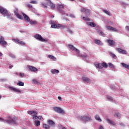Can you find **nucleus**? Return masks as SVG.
Listing matches in <instances>:
<instances>
[{
  "mask_svg": "<svg viewBox=\"0 0 129 129\" xmlns=\"http://www.w3.org/2000/svg\"><path fill=\"white\" fill-rule=\"evenodd\" d=\"M17 119H18L17 117H12L11 116H8L7 119L0 117V120L1 121H6V122L9 124H10V123L15 124V123H16V121H17Z\"/></svg>",
  "mask_w": 129,
  "mask_h": 129,
  "instance_id": "nucleus-1",
  "label": "nucleus"
},
{
  "mask_svg": "<svg viewBox=\"0 0 129 129\" xmlns=\"http://www.w3.org/2000/svg\"><path fill=\"white\" fill-rule=\"evenodd\" d=\"M80 120L83 121V122H89L90 120H92V118H91V116H87V115H83L80 117Z\"/></svg>",
  "mask_w": 129,
  "mask_h": 129,
  "instance_id": "nucleus-2",
  "label": "nucleus"
},
{
  "mask_svg": "<svg viewBox=\"0 0 129 129\" xmlns=\"http://www.w3.org/2000/svg\"><path fill=\"white\" fill-rule=\"evenodd\" d=\"M0 13H1V14L3 15L4 17L10 16V13H9V11H8L7 9L4 8L3 7H0Z\"/></svg>",
  "mask_w": 129,
  "mask_h": 129,
  "instance_id": "nucleus-3",
  "label": "nucleus"
},
{
  "mask_svg": "<svg viewBox=\"0 0 129 129\" xmlns=\"http://www.w3.org/2000/svg\"><path fill=\"white\" fill-rule=\"evenodd\" d=\"M53 109L54 111L57 112V113H65V111H63V109L60 107H53Z\"/></svg>",
  "mask_w": 129,
  "mask_h": 129,
  "instance_id": "nucleus-4",
  "label": "nucleus"
},
{
  "mask_svg": "<svg viewBox=\"0 0 129 129\" xmlns=\"http://www.w3.org/2000/svg\"><path fill=\"white\" fill-rule=\"evenodd\" d=\"M34 38L39 40V41H41V42H47V39H44L42 37V36L40 34H36L34 36Z\"/></svg>",
  "mask_w": 129,
  "mask_h": 129,
  "instance_id": "nucleus-5",
  "label": "nucleus"
},
{
  "mask_svg": "<svg viewBox=\"0 0 129 129\" xmlns=\"http://www.w3.org/2000/svg\"><path fill=\"white\" fill-rule=\"evenodd\" d=\"M68 46L69 49H70V50L72 51H75L77 54H79V53H80V51H79V50H78L77 48H75L74 46L71 44H68Z\"/></svg>",
  "mask_w": 129,
  "mask_h": 129,
  "instance_id": "nucleus-6",
  "label": "nucleus"
},
{
  "mask_svg": "<svg viewBox=\"0 0 129 129\" xmlns=\"http://www.w3.org/2000/svg\"><path fill=\"white\" fill-rule=\"evenodd\" d=\"M50 23L51 24V28H61L62 27V25L60 24H56L55 23V22L54 21H50Z\"/></svg>",
  "mask_w": 129,
  "mask_h": 129,
  "instance_id": "nucleus-7",
  "label": "nucleus"
},
{
  "mask_svg": "<svg viewBox=\"0 0 129 129\" xmlns=\"http://www.w3.org/2000/svg\"><path fill=\"white\" fill-rule=\"evenodd\" d=\"M47 3L48 4V5H49L51 10H55V8H56V6H55V4L51 2V1L47 0Z\"/></svg>",
  "mask_w": 129,
  "mask_h": 129,
  "instance_id": "nucleus-8",
  "label": "nucleus"
},
{
  "mask_svg": "<svg viewBox=\"0 0 129 129\" xmlns=\"http://www.w3.org/2000/svg\"><path fill=\"white\" fill-rule=\"evenodd\" d=\"M13 41L14 42H15V43H19V44H20V45H26V43H25V42L19 40L18 39H13Z\"/></svg>",
  "mask_w": 129,
  "mask_h": 129,
  "instance_id": "nucleus-9",
  "label": "nucleus"
},
{
  "mask_svg": "<svg viewBox=\"0 0 129 129\" xmlns=\"http://www.w3.org/2000/svg\"><path fill=\"white\" fill-rule=\"evenodd\" d=\"M0 44L1 45H8V42L5 40V38L3 36H0Z\"/></svg>",
  "mask_w": 129,
  "mask_h": 129,
  "instance_id": "nucleus-10",
  "label": "nucleus"
},
{
  "mask_svg": "<svg viewBox=\"0 0 129 129\" xmlns=\"http://www.w3.org/2000/svg\"><path fill=\"white\" fill-rule=\"evenodd\" d=\"M65 8V6H64L63 5L58 4L57 5V9L60 13H62V10H64V8Z\"/></svg>",
  "mask_w": 129,
  "mask_h": 129,
  "instance_id": "nucleus-11",
  "label": "nucleus"
},
{
  "mask_svg": "<svg viewBox=\"0 0 129 129\" xmlns=\"http://www.w3.org/2000/svg\"><path fill=\"white\" fill-rule=\"evenodd\" d=\"M28 69L31 71V72H37V71H38V69L36 68V67H33L32 66H29Z\"/></svg>",
  "mask_w": 129,
  "mask_h": 129,
  "instance_id": "nucleus-12",
  "label": "nucleus"
},
{
  "mask_svg": "<svg viewBox=\"0 0 129 129\" xmlns=\"http://www.w3.org/2000/svg\"><path fill=\"white\" fill-rule=\"evenodd\" d=\"M107 42L108 44H109V45L111 46V47L112 46H114V45H115V42H114V41H113V40L107 39Z\"/></svg>",
  "mask_w": 129,
  "mask_h": 129,
  "instance_id": "nucleus-13",
  "label": "nucleus"
},
{
  "mask_svg": "<svg viewBox=\"0 0 129 129\" xmlns=\"http://www.w3.org/2000/svg\"><path fill=\"white\" fill-rule=\"evenodd\" d=\"M106 29L108 30V31H113L114 32H117V29H116V28H114L110 26H106Z\"/></svg>",
  "mask_w": 129,
  "mask_h": 129,
  "instance_id": "nucleus-14",
  "label": "nucleus"
},
{
  "mask_svg": "<svg viewBox=\"0 0 129 129\" xmlns=\"http://www.w3.org/2000/svg\"><path fill=\"white\" fill-rule=\"evenodd\" d=\"M27 113H28V114L32 115V116H34V115H37V114H38V112L35 111H28Z\"/></svg>",
  "mask_w": 129,
  "mask_h": 129,
  "instance_id": "nucleus-15",
  "label": "nucleus"
},
{
  "mask_svg": "<svg viewBox=\"0 0 129 129\" xmlns=\"http://www.w3.org/2000/svg\"><path fill=\"white\" fill-rule=\"evenodd\" d=\"M9 89H11V90H12L13 91H14L15 92H18V93H21V90L16 89V88L13 87H10Z\"/></svg>",
  "mask_w": 129,
  "mask_h": 129,
  "instance_id": "nucleus-16",
  "label": "nucleus"
},
{
  "mask_svg": "<svg viewBox=\"0 0 129 129\" xmlns=\"http://www.w3.org/2000/svg\"><path fill=\"white\" fill-rule=\"evenodd\" d=\"M82 79L84 82H86V83H89L90 82V79L87 77H82Z\"/></svg>",
  "mask_w": 129,
  "mask_h": 129,
  "instance_id": "nucleus-17",
  "label": "nucleus"
},
{
  "mask_svg": "<svg viewBox=\"0 0 129 129\" xmlns=\"http://www.w3.org/2000/svg\"><path fill=\"white\" fill-rule=\"evenodd\" d=\"M22 15L26 22H30V17H29V16H28L25 13H22Z\"/></svg>",
  "mask_w": 129,
  "mask_h": 129,
  "instance_id": "nucleus-18",
  "label": "nucleus"
},
{
  "mask_svg": "<svg viewBox=\"0 0 129 129\" xmlns=\"http://www.w3.org/2000/svg\"><path fill=\"white\" fill-rule=\"evenodd\" d=\"M48 123L49 125H50L51 126H52L53 127H54V126H55V122H54L52 120H48Z\"/></svg>",
  "mask_w": 129,
  "mask_h": 129,
  "instance_id": "nucleus-19",
  "label": "nucleus"
},
{
  "mask_svg": "<svg viewBox=\"0 0 129 129\" xmlns=\"http://www.w3.org/2000/svg\"><path fill=\"white\" fill-rule=\"evenodd\" d=\"M41 6H42V8H44V9H47V8H48V3H47V0L46 3L45 2H43L41 3Z\"/></svg>",
  "mask_w": 129,
  "mask_h": 129,
  "instance_id": "nucleus-20",
  "label": "nucleus"
},
{
  "mask_svg": "<svg viewBox=\"0 0 129 129\" xmlns=\"http://www.w3.org/2000/svg\"><path fill=\"white\" fill-rule=\"evenodd\" d=\"M51 73H52V74H56L57 73H60V71H59V70H56V69H52L50 71Z\"/></svg>",
  "mask_w": 129,
  "mask_h": 129,
  "instance_id": "nucleus-21",
  "label": "nucleus"
},
{
  "mask_svg": "<svg viewBox=\"0 0 129 129\" xmlns=\"http://www.w3.org/2000/svg\"><path fill=\"white\" fill-rule=\"evenodd\" d=\"M107 121L108 123H109V124H111L112 125H115V122H114L113 121L109 119H107Z\"/></svg>",
  "mask_w": 129,
  "mask_h": 129,
  "instance_id": "nucleus-22",
  "label": "nucleus"
},
{
  "mask_svg": "<svg viewBox=\"0 0 129 129\" xmlns=\"http://www.w3.org/2000/svg\"><path fill=\"white\" fill-rule=\"evenodd\" d=\"M95 44L96 45H102L103 43L101 42V41L99 39H95L94 41Z\"/></svg>",
  "mask_w": 129,
  "mask_h": 129,
  "instance_id": "nucleus-23",
  "label": "nucleus"
},
{
  "mask_svg": "<svg viewBox=\"0 0 129 129\" xmlns=\"http://www.w3.org/2000/svg\"><path fill=\"white\" fill-rule=\"evenodd\" d=\"M102 11L103 13H105V14H106L108 16H109V17H111V16H112V15H111V13H110L109 11L105 10H103Z\"/></svg>",
  "mask_w": 129,
  "mask_h": 129,
  "instance_id": "nucleus-24",
  "label": "nucleus"
},
{
  "mask_svg": "<svg viewBox=\"0 0 129 129\" xmlns=\"http://www.w3.org/2000/svg\"><path fill=\"white\" fill-rule=\"evenodd\" d=\"M95 118L96 120H98V121H99V122H101V118H100V117L98 115H96L95 116Z\"/></svg>",
  "mask_w": 129,
  "mask_h": 129,
  "instance_id": "nucleus-25",
  "label": "nucleus"
},
{
  "mask_svg": "<svg viewBox=\"0 0 129 129\" xmlns=\"http://www.w3.org/2000/svg\"><path fill=\"white\" fill-rule=\"evenodd\" d=\"M101 67H102V68H107V67H108V65H107V63H106V62H102V63H101Z\"/></svg>",
  "mask_w": 129,
  "mask_h": 129,
  "instance_id": "nucleus-26",
  "label": "nucleus"
},
{
  "mask_svg": "<svg viewBox=\"0 0 129 129\" xmlns=\"http://www.w3.org/2000/svg\"><path fill=\"white\" fill-rule=\"evenodd\" d=\"M48 58H49V59H51V60H53V61H56V57H55V56L51 55H48Z\"/></svg>",
  "mask_w": 129,
  "mask_h": 129,
  "instance_id": "nucleus-27",
  "label": "nucleus"
},
{
  "mask_svg": "<svg viewBox=\"0 0 129 129\" xmlns=\"http://www.w3.org/2000/svg\"><path fill=\"white\" fill-rule=\"evenodd\" d=\"M97 33H98L100 36H102V37H104V36H105V34H104V32L101 31V30L98 31Z\"/></svg>",
  "mask_w": 129,
  "mask_h": 129,
  "instance_id": "nucleus-28",
  "label": "nucleus"
},
{
  "mask_svg": "<svg viewBox=\"0 0 129 129\" xmlns=\"http://www.w3.org/2000/svg\"><path fill=\"white\" fill-rule=\"evenodd\" d=\"M121 64L122 67H124V68H126V69H129V65L126 64L124 63H121Z\"/></svg>",
  "mask_w": 129,
  "mask_h": 129,
  "instance_id": "nucleus-29",
  "label": "nucleus"
},
{
  "mask_svg": "<svg viewBox=\"0 0 129 129\" xmlns=\"http://www.w3.org/2000/svg\"><path fill=\"white\" fill-rule=\"evenodd\" d=\"M95 67L99 68V69H102V67H101V63H96Z\"/></svg>",
  "mask_w": 129,
  "mask_h": 129,
  "instance_id": "nucleus-30",
  "label": "nucleus"
},
{
  "mask_svg": "<svg viewBox=\"0 0 129 129\" xmlns=\"http://www.w3.org/2000/svg\"><path fill=\"white\" fill-rule=\"evenodd\" d=\"M89 25L90 26V27H93L94 28L96 27V24H95L94 22H90L89 23Z\"/></svg>",
  "mask_w": 129,
  "mask_h": 129,
  "instance_id": "nucleus-31",
  "label": "nucleus"
},
{
  "mask_svg": "<svg viewBox=\"0 0 129 129\" xmlns=\"http://www.w3.org/2000/svg\"><path fill=\"white\" fill-rule=\"evenodd\" d=\"M43 126L44 127V128H45V129H50V125L47 124H45L44 123L43 124Z\"/></svg>",
  "mask_w": 129,
  "mask_h": 129,
  "instance_id": "nucleus-32",
  "label": "nucleus"
},
{
  "mask_svg": "<svg viewBox=\"0 0 129 129\" xmlns=\"http://www.w3.org/2000/svg\"><path fill=\"white\" fill-rule=\"evenodd\" d=\"M108 67H110V68H112V69H114L115 67L111 63V62L108 63Z\"/></svg>",
  "mask_w": 129,
  "mask_h": 129,
  "instance_id": "nucleus-33",
  "label": "nucleus"
},
{
  "mask_svg": "<svg viewBox=\"0 0 129 129\" xmlns=\"http://www.w3.org/2000/svg\"><path fill=\"white\" fill-rule=\"evenodd\" d=\"M29 22H30V25H36V24H37V21H32V20H31L30 19V21H29Z\"/></svg>",
  "mask_w": 129,
  "mask_h": 129,
  "instance_id": "nucleus-34",
  "label": "nucleus"
},
{
  "mask_svg": "<svg viewBox=\"0 0 129 129\" xmlns=\"http://www.w3.org/2000/svg\"><path fill=\"white\" fill-rule=\"evenodd\" d=\"M36 126H39L41 124V122L39 120L35 121Z\"/></svg>",
  "mask_w": 129,
  "mask_h": 129,
  "instance_id": "nucleus-35",
  "label": "nucleus"
},
{
  "mask_svg": "<svg viewBox=\"0 0 129 129\" xmlns=\"http://www.w3.org/2000/svg\"><path fill=\"white\" fill-rule=\"evenodd\" d=\"M16 17L18 18V19H20V20H23V17L22 15H20V14H16Z\"/></svg>",
  "mask_w": 129,
  "mask_h": 129,
  "instance_id": "nucleus-36",
  "label": "nucleus"
},
{
  "mask_svg": "<svg viewBox=\"0 0 129 129\" xmlns=\"http://www.w3.org/2000/svg\"><path fill=\"white\" fill-rule=\"evenodd\" d=\"M17 85H18V86H24V82L19 81L17 83Z\"/></svg>",
  "mask_w": 129,
  "mask_h": 129,
  "instance_id": "nucleus-37",
  "label": "nucleus"
},
{
  "mask_svg": "<svg viewBox=\"0 0 129 129\" xmlns=\"http://www.w3.org/2000/svg\"><path fill=\"white\" fill-rule=\"evenodd\" d=\"M85 14H86V15L87 16H89V15H90V13H89V10H88V9H86L85 10Z\"/></svg>",
  "mask_w": 129,
  "mask_h": 129,
  "instance_id": "nucleus-38",
  "label": "nucleus"
},
{
  "mask_svg": "<svg viewBox=\"0 0 129 129\" xmlns=\"http://www.w3.org/2000/svg\"><path fill=\"white\" fill-rule=\"evenodd\" d=\"M34 84H38V83H39V82H38V81H37L36 79H33L32 80Z\"/></svg>",
  "mask_w": 129,
  "mask_h": 129,
  "instance_id": "nucleus-39",
  "label": "nucleus"
},
{
  "mask_svg": "<svg viewBox=\"0 0 129 129\" xmlns=\"http://www.w3.org/2000/svg\"><path fill=\"white\" fill-rule=\"evenodd\" d=\"M30 4H32L33 5H37V4H38V2H37V1H31L30 2Z\"/></svg>",
  "mask_w": 129,
  "mask_h": 129,
  "instance_id": "nucleus-40",
  "label": "nucleus"
},
{
  "mask_svg": "<svg viewBox=\"0 0 129 129\" xmlns=\"http://www.w3.org/2000/svg\"><path fill=\"white\" fill-rule=\"evenodd\" d=\"M14 14L16 16V15H18L19 14V12H18V9H15L14 10Z\"/></svg>",
  "mask_w": 129,
  "mask_h": 129,
  "instance_id": "nucleus-41",
  "label": "nucleus"
},
{
  "mask_svg": "<svg viewBox=\"0 0 129 129\" xmlns=\"http://www.w3.org/2000/svg\"><path fill=\"white\" fill-rule=\"evenodd\" d=\"M83 19L84 21H90V19L88 18V17H83Z\"/></svg>",
  "mask_w": 129,
  "mask_h": 129,
  "instance_id": "nucleus-42",
  "label": "nucleus"
},
{
  "mask_svg": "<svg viewBox=\"0 0 129 129\" xmlns=\"http://www.w3.org/2000/svg\"><path fill=\"white\" fill-rule=\"evenodd\" d=\"M117 51L118 52V53H120V54L121 53V51H122V49L117 48Z\"/></svg>",
  "mask_w": 129,
  "mask_h": 129,
  "instance_id": "nucleus-43",
  "label": "nucleus"
},
{
  "mask_svg": "<svg viewBox=\"0 0 129 129\" xmlns=\"http://www.w3.org/2000/svg\"><path fill=\"white\" fill-rule=\"evenodd\" d=\"M110 55H111V56H112V57L113 58H115V57H116V55H115V54H114V53H112V52H111V53H110Z\"/></svg>",
  "mask_w": 129,
  "mask_h": 129,
  "instance_id": "nucleus-44",
  "label": "nucleus"
},
{
  "mask_svg": "<svg viewBox=\"0 0 129 129\" xmlns=\"http://www.w3.org/2000/svg\"><path fill=\"white\" fill-rule=\"evenodd\" d=\"M126 51L122 50L120 53V54H127Z\"/></svg>",
  "mask_w": 129,
  "mask_h": 129,
  "instance_id": "nucleus-45",
  "label": "nucleus"
},
{
  "mask_svg": "<svg viewBox=\"0 0 129 129\" xmlns=\"http://www.w3.org/2000/svg\"><path fill=\"white\" fill-rule=\"evenodd\" d=\"M38 118L39 119H41L42 121H44V118H43V116H39Z\"/></svg>",
  "mask_w": 129,
  "mask_h": 129,
  "instance_id": "nucleus-46",
  "label": "nucleus"
},
{
  "mask_svg": "<svg viewBox=\"0 0 129 129\" xmlns=\"http://www.w3.org/2000/svg\"><path fill=\"white\" fill-rule=\"evenodd\" d=\"M85 11H86V9H85L84 8H83L81 9V12H82L83 13H85Z\"/></svg>",
  "mask_w": 129,
  "mask_h": 129,
  "instance_id": "nucleus-47",
  "label": "nucleus"
},
{
  "mask_svg": "<svg viewBox=\"0 0 129 129\" xmlns=\"http://www.w3.org/2000/svg\"><path fill=\"white\" fill-rule=\"evenodd\" d=\"M38 118H39V117H38V116L37 115H34L33 116V119H38Z\"/></svg>",
  "mask_w": 129,
  "mask_h": 129,
  "instance_id": "nucleus-48",
  "label": "nucleus"
},
{
  "mask_svg": "<svg viewBox=\"0 0 129 129\" xmlns=\"http://www.w3.org/2000/svg\"><path fill=\"white\" fill-rule=\"evenodd\" d=\"M27 7H28V8H29V9H32V8H33V6H32V5H31V4H28V5H27Z\"/></svg>",
  "mask_w": 129,
  "mask_h": 129,
  "instance_id": "nucleus-49",
  "label": "nucleus"
},
{
  "mask_svg": "<svg viewBox=\"0 0 129 129\" xmlns=\"http://www.w3.org/2000/svg\"><path fill=\"white\" fill-rule=\"evenodd\" d=\"M116 115L117 117H120V113H119V112H117V113H116Z\"/></svg>",
  "mask_w": 129,
  "mask_h": 129,
  "instance_id": "nucleus-50",
  "label": "nucleus"
},
{
  "mask_svg": "<svg viewBox=\"0 0 129 129\" xmlns=\"http://www.w3.org/2000/svg\"><path fill=\"white\" fill-rule=\"evenodd\" d=\"M71 18H75V16H74V14L71 13L70 15Z\"/></svg>",
  "mask_w": 129,
  "mask_h": 129,
  "instance_id": "nucleus-51",
  "label": "nucleus"
},
{
  "mask_svg": "<svg viewBox=\"0 0 129 129\" xmlns=\"http://www.w3.org/2000/svg\"><path fill=\"white\" fill-rule=\"evenodd\" d=\"M108 99H110V100H112V97H111L110 96H107Z\"/></svg>",
  "mask_w": 129,
  "mask_h": 129,
  "instance_id": "nucleus-52",
  "label": "nucleus"
},
{
  "mask_svg": "<svg viewBox=\"0 0 129 129\" xmlns=\"http://www.w3.org/2000/svg\"><path fill=\"white\" fill-rule=\"evenodd\" d=\"M57 98H58V100H59L60 101H62V98L61 97L58 96L57 97Z\"/></svg>",
  "mask_w": 129,
  "mask_h": 129,
  "instance_id": "nucleus-53",
  "label": "nucleus"
},
{
  "mask_svg": "<svg viewBox=\"0 0 129 129\" xmlns=\"http://www.w3.org/2000/svg\"><path fill=\"white\" fill-rule=\"evenodd\" d=\"M20 76H21L22 77H24L25 74L24 73H20Z\"/></svg>",
  "mask_w": 129,
  "mask_h": 129,
  "instance_id": "nucleus-54",
  "label": "nucleus"
},
{
  "mask_svg": "<svg viewBox=\"0 0 129 129\" xmlns=\"http://www.w3.org/2000/svg\"><path fill=\"white\" fill-rule=\"evenodd\" d=\"M14 67V65H11L9 67V69H12Z\"/></svg>",
  "mask_w": 129,
  "mask_h": 129,
  "instance_id": "nucleus-55",
  "label": "nucleus"
},
{
  "mask_svg": "<svg viewBox=\"0 0 129 129\" xmlns=\"http://www.w3.org/2000/svg\"><path fill=\"white\" fill-rule=\"evenodd\" d=\"M125 29H126V30H127V31H129V26H126V27H125Z\"/></svg>",
  "mask_w": 129,
  "mask_h": 129,
  "instance_id": "nucleus-56",
  "label": "nucleus"
},
{
  "mask_svg": "<svg viewBox=\"0 0 129 129\" xmlns=\"http://www.w3.org/2000/svg\"><path fill=\"white\" fill-rule=\"evenodd\" d=\"M99 129H104V128L103 127V126H100Z\"/></svg>",
  "mask_w": 129,
  "mask_h": 129,
  "instance_id": "nucleus-57",
  "label": "nucleus"
},
{
  "mask_svg": "<svg viewBox=\"0 0 129 129\" xmlns=\"http://www.w3.org/2000/svg\"><path fill=\"white\" fill-rule=\"evenodd\" d=\"M81 57H83V58H85V57H86V56L84 55H81Z\"/></svg>",
  "mask_w": 129,
  "mask_h": 129,
  "instance_id": "nucleus-58",
  "label": "nucleus"
},
{
  "mask_svg": "<svg viewBox=\"0 0 129 129\" xmlns=\"http://www.w3.org/2000/svg\"><path fill=\"white\" fill-rule=\"evenodd\" d=\"M3 56V53L2 52H0V57H2Z\"/></svg>",
  "mask_w": 129,
  "mask_h": 129,
  "instance_id": "nucleus-59",
  "label": "nucleus"
},
{
  "mask_svg": "<svg viewBox=\"0 0 129 129\" xmlns=\"http://www.w3.org/2000/svg\"><path fill=\"white\" fill-rule=\"evenodd\" d=\"M62 129H67V128H66V127H62Z\"/></svg>",
  "mask_w": 129,
  "mask_h": 129,
  "instance_id": "nucleus-60",
  "label": "nucleus"
},
{
  "mask_svg": "<svg viewBox=\"0 0 129 129\" xmlns=\"http://www.w3.org/2000/svg\"><path fill=\"white\" fill-rule=\"evenodd\" d=\"M66 21H69V19H66Z\"/></svg>",
  "mask_w": 129,
  "mask_h": 129,
  "instance_id": "nucleus-61",
  "label": "nucleus"
},
{
  "mask_svg": "<svg viewBox=\"0 0 129 129\" xmlns=\"http://www.w3.org/2000/svg\"><path fill=\"white\" fill-rule=\"evenodd\" d=\"M71 2H74V0H70Z\"/></svg>",
  "mask_w": 129,
  "mask_h": 129,
  "instance_id": "nucleus-62",
  "label": "nucleus"
},
{
  "mask_svg": "<svg viewBox=\"0 0 129 129\" xmlns=\"http://www.w3.org/2000/svg\"><path fill=\"white\" fill-rule=\"evenodd\" d=\"M1 98H2V96H1V95H0V99H1Z\"/></svg>",
  "mask_w": 129,
  "mask_h": 129,
  "instance_id": "nucleus-63",
  "label": "nucleus"
},
{
  "mask_svg": "<svg viewBox=\"0 0 129 129\" xmlns=\"http://www.w3.org/2000/svg\"><path fill=\"white\" fill-rule=\"evenodd\" d=\"M67 17H68V14H67Z\"/></svg>",
  "mask_w": 129,
  "mask_h": 129,
  "instance_id": "nucleus-64",
  "label": "nucleus"
}]
</instances>
